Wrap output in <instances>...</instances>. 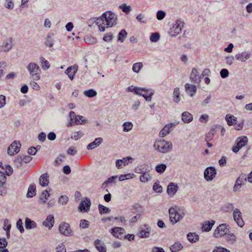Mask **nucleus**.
Wrapping results in <instances>:
<instances>
[{
	"instance_id": "f257e3e1",
	"label": "nucleus",
	"mask_w": 252,
	"mask_h": 252,
	"mask_svg": "<svg viewBox=\"0 0 252 252\" xmlns=\"http://www.w3.org/2000/svg\"><path fill=\"white\" fill-rule=\"evenodd\" d=\"M117 16L111 11H107L103 13L101 16L97 18L95 21L99 31L103 32L105 28H110L116 24Z\"/></svg>"
},
{
	"instance_id": "f03ea898",
	"label": "nucleus",
	"mask_w": 252,
	"mask_h": 252,
	"mask_svg": "<svg viewBox=\"0 0 252 252\" xmlns=\"http://www.w3.org/2000/svg\"><path fill=\"white\" fill-rule=\"evenodd\" d=\"M153 147L154 149L158 152L165 154L171 151L173 146L170 142L163 139H158L154 142Z\"/></svg>"
},
{
	"instance_id": "7ed1b4c3",
	"label": "nucleus",
	"mask_w": 252,
	"mask_h": 252,
	"mask_svg": "<svg viewBox=\"0 0 252 252\" xmlns=\"http://www.w3.org/2000/svg\"><path fill=\"white\" fill-rule=\"evenodd\" d=\"M31 78L35 81L40 79L41 70L38 64L35 63H30L27 66Z\"/></svg>"
},
{
	"instance_id": "20e7f679",
	"label": "nucleus",
	"mask_w": 252,
	"mask_h": 252,
	"mask_svg": "<svg viewBox=\"0 0 252 252\" xmlns=\"http://www.w3.org/2000/svg\"><path fill=\"white\" fill-rule=\"evenodd\" d=\"M169 215L170 222L173 224H175L182 219L185 215L184 212L179 213L176 209L171 207L169 209Z\"/></svg>"
},
{
	"instance_id": "39448f33",
	"label": "nucleus",
	"mask_w": 252,
	"mask_h": 252,
	"mask_svg": "<svg viewBox=\"0 0 252 252\" xmlns=\"http://www.w3.org/2000/svg\"><path fill=\"white\" fill-rule=\"evenodd\" d=\"M184 26V22L181 19H178L170 29L169 34L171 37H175L181 32Z\"/></svg>"
},
{
	"instance_id": "423d86ee",
	"label": "nucleus",
	"mask_w": 252,
	"mask_h": 252,
	"mask_svg": "<svg viewBox=\"0 0 252 252\" xmlns=\"http://www.w3.org/2000/svg\"><path fill=\"white\" fill-rule=\"evenodd\" d=\"M228 225L226 223L220 224L214 231V237L218 238L226 235L228 231Z\"/></svg>"
},
{
	"instance_id": "0eeeda50",
	"label": "nucleus",
	"mask_w": 252,
	"mask_h": 252,
	"mask_svg": "<svg viewBox=\"0 0 252 252\" xmlns=\"http://www.w3.org/2000/svg\"><path fill=\"white\" fill-rule=\"evenodd\" d=\"M236 145L232 148V151L236 153L241 148L244 147L248 143V138L246 136L239 137L237 138L236 141Z\"/></svg>"
},
{
	"instance_id": "6e6552de",
	"label": "nucleus",
	"mask_w": 252,
	"mask_h": 252,
	"mask_svg": "<svg viewBox=\"0 0 252 252\" xmlns=\"http://www.w3.org/2000/svg\"><path fill=\"white\" fill-rule=\"evenodd\" d=\"M217 175V172L216 169L214 167H207L204 171V179L207 181H211Z\"/></svg>"
},
{
	"instance_id": "1a4fd4ad",
	"label": "nucleus",
	"mask_w": 252,
	"mask_h": 252,
	"mask_svg": "<svg viewBox=\"0 0 252 252\" xmlns=\"http://www.w3.org/2000/svg\"><path fill=\"white\" fill-rule=\"evenodd\" d=\"M21 144L19 142L14 141L8 147L7 153L9 156H13L17 154L20 149Z\"/></svg>"
},
{
	"instance_id": "9d476101",
	"label": "nucleus",
	"mask_w": 252,
	"mask_h": 252,
	"mask_svg": "<svg viewBox=\"0 0 252 252\" xmlns=\"http://www.w3.org/2000/svg\"><path fill=\"white\" fill-rule=\"evenodd\" d=\"M59 230L62 234L65 236L71 235L72 231L69 225L65 222H63L60 224Z\"/></svg>"
},
{
	"instance_id": "9b49d317",
	"label": "nucleus",
	"mask_w": 252,
	"mask_h": 252,
	"mask_svg": "<svg viewBox=\"0 0 252 252\" xmlns=\"http://www.w3.org/2000/svg\"><path fill=\"white\" fill-rule=\"evenodd\" d=\"M233 217L234 220L240 227H243L244 221L242 219V213L238 209H235L233 211Z\"/></svg>"
},
{
	"instance_id": "f8f14e48",
	"label": "nucleus",
	"mask_w": 252,
	"mask_h": 252,
	"mask_svg": "<svg viewBox=\"0 0 252 252\" xmlns=\"http://www.w3.org/2000/svg\"><path fill=\"white\" fill-rule=\"evenodd\" d=\"M91 204V200L88 198H86L85 200H82L79 204V210L81 212H87L89 209Z\"/></svg>"
},
{
	"instance_id": "ddd939ff",
	"label": "nucleus",
	"mask_w": 252,
	"mask_h": 252,
	"mask_svg": "<svg viewBox=\"0 0 252 252\" xmlns=\"http://www.w3.org/2000/svg\"><path fill=\"white\" fill-rule=\"evenodd\" d=\"M12 47V40L9 38L5 40L3 43L0 45V53L1 52H7Z\"/></svg>"
},
{
	"instance_id": "4468645a",
	"label": "nucleus",
	"mask_w": 252,
	"mask_h": 252,
	"mask_svg": "<svg viewBox=\"0 0 252 252\" xmlns=\"http://www.w3.org/2000/svg\"><path fill=\"white\" fill-rule=\"evenodd\" d=\"M78 66L75 64L73 66L68 67L65 71V73L66 74L70 79L71 80L74 78V75L77 71Z\"/></svg>"
},
{
	"instance_id": "2eb2a0df",
	"label": "nucleus",
	"mask_w": 252,
	"mask_h": 252,
	"mask_svg": "<svg viewBox=\"0 0 252 252\" xmlns=\"http://www.w3.org/2000/svg\"><path fill=\"white\" fill-rule=\"evenodd\" d=\"M125 229L121 227H115L111 229V234L115 237L121 238L125 233Z\"/></svg>"
},
{
	"instance_id": "dca6fc26",
	"label": "nucleus",
	"mask_w": 252,
	"mask_h": 252,
	"mask_svg": "<svg viewBox=\"0 0 252 252\" xmlns=\"http://www.w3.org/2000/svg\"><path fill=\"white\" fill-rule=\"evenodd\" d=\"M175 126L174 124H169L165 125L159 132V136L160 137H164L167 134H168L171 130L172 128Z\"/></svg>"
},
{
	"instance_id": "f3484780",
	"label": "nucleus",
	"mask_w": 252,
	"mask_h": 252,
	"mask_svg": "<svg viewBox=\"0 0 252 252\" xmlns=\"http://www.w3.org/2000/svg\"><path fill=\"white\" fill-rule=\"evenodd\" d=\"M245 176L240 175L236 180L235 185L233 187V191L236 192L239 190L242 186L243 181H244Z\"/></svg>"
},
{
	"instance_id": "a211bd4d",
	"label": "nucleus",
	"mask_w": 252,
	"mask_h": 252,
	"mask_svg": "<svg viewBox=\"0 0 252 252\" xmlns=\"http://www.w3.org/2000/svg\"><path fill=\"white\" fill-rule=\"evenodd\" d=\"M251 53L247 52H243L236 55L235 58L237 60L242 62H246L250 58Z\"/></svg>"
},
{
	"instance_id": "6ab92c4d",
	"label": "nucleus",
	"mask_w": 252,
	"mask_h": 252,
	"mask_svg": "<svg viewBox=\"0 0 252 252\" xmlns=\"http://www.w3.org/2000/svg\"><path fill=\"white\" fill-rule=\"evenodd\" d=\"M151 232V229L146 225L144 226V228H140L139 232L138 233V236L142 238H147L149 236Z\"/></svg>"
},
{
	"instance_id": "aec40b11",
	"label": "nucleus",
	"mask_w": 252,
	"mask_h": 252,
	"mask_svg": "<svg viewBox=\"0 0 252 252\" xmlns=\"http://www.w3.org/2000/svg\"><path fill=\"white\" fill-rule=\"evenodd\" d=\"M178 188L177 185L174 183H170L167 188V193L171 196H173L176 194Z\"/></svg>"
},
{
	"instance_id": "412c9836",
	"label": "nucleus",
	"mask_w": 252,
	"mask_h": 252,
	"mask_svg": "<svg viewBox=\"0 0 252 252\" xmlns=\"http://www.w3.org/2000/svg\"><path fill=\"white\" fill-rule=\"evenodd\" d=\"M39 183L42 187H46L49 183V176L46 173L40 176L39 179Z\"/></svg>"
},
{
	"instance_id": "4be33fe9",
	"label": "nucleus",
	"mask_w": 252,
	"mask_h": 252,
	"mask_svg": "<svg viewBox=\"0 0 252 252\" xmlns=\"http://www.w3.org/2000/svg\"><path fill=\"white\" fill-rule=\"evenodd\" d=\"M185 90L186 92L191 96H193L196 92V87L194 85H191L187 83L185 86Z\"/></svg>"
},
{
	"instance_id": "5701e85b",
	"label": "nucleus",
	"mask_w": 252,
	"mask_h": 252,
	"mask_svg": "<svg viewBox=\"0 0 252 252\" xmlns=\"http://www.w3.org/2000/svg\"><path fill=\"white\" fill-rule=\"evenodd\" d=\"M54 223V218L52 215L47 216L46 220L43 222V225L50 229L53 226Z\"/></svg>"
},
{
	"instance_id": "b1692460",
	"label": "nucleus",
	"mask_w": 252,
	"mask_h": 252,
	"mask_svg": "<svg viewBox=\"0 0 252 252\" xmlns=\"http://www.w3.org/2000/svg\"><path fill=\"white\" fill-rule=\"evenodd\" d=\"M190 79L196 83H199L201 81V77L199 76L196 69L193 68L190 74Z\"/></svg>"
},
{
	"instance_id": "393cba45",
	"label": "nucleus",
	"mask_w": 252,
	"mask_h": 252,
	"mask_svg": "<svg viewBox=\"0 0 252 252\" xmlns=\"http://www.w3.org/2000/svg\"><path fill=\"white\" fill-rule=\"evenodd\" d=\"M142 96L146 99V101H150L152 100V96L154 94L155 91L152 89H147L144 88L143 91Z\"/></svg>"
},
{
	"instance_id": "a878e982",
	"label": "nucleus",
	"mask_w": 252,
	"mask_h": 252,
	"mask_svg": "<svg viewBox=\"0 0 252 252\" xmlns=\"http://www.w3.org/2000/svg\"><path fill=\"white\" fill-rule=\"evenodd\" d=\"M182 120L186 124L191 122L193 120V116L189 112H184L182 114Z\"/></svg>"
},
{
	"instance_id": "bb28decb",
	"label": "nucleus",
	"mask_w": 252,
	"mask_h": 252,
	"mask_svg": "<svg viewBox=\"0 0 252 252\" xmlns=\"http://www.w3.org/2000/svg\"><path fill=\"white\" fill-rule=\"evenodd\" d=\"M215 223V221L214 220L205 221L202 226V231L203 232H208L210 231Z\"/></svg>"
},
{
	"instance_id": "cd10ccee",
	"label": "nucleus",
	"mask_w": 252,
	"mask_h": 252,
	"mask_svg": "<svg viewBox=\"0 0 252 252\" xmlns=\"http://www.w3.org/2000/svg\"><path fill=\"white\" fill-rule=\"evenodd\" d=\"M103 142V139L102 138H96L94 141L90 143L87 146V149L89 150H93L100 145Z\"/></svg>"
},
{
	"instance_id": "c85d7f7f",
	"label": "nucleus",
	"mask_w": 252,
	"mask_h": 252,
	"mask_svg": "<svg viewBox=\"0 0 252 252\" xmlns=\"http://www.w3.org/2000/svg\"><path fill=\"white\" fill-rule=\"evenodd\" d=\"M94 244L96 249L99 252H106V248L105 247V244L103 242L97 239L94 241Z\"/></svg>"
},
{
	"instance_id": "c756f323",
	"label": "nucleus",
	"mask_w": 252,
	"mask_h": 252,
	"mask_svg": "<svg viewBox=\"0 0 252 252\" xmlns=\"http://www.w3.org/2000/svg\"><path fill=\"white\" fill-rule=\"evenodd\" d=\"M134 171L138 174H142L147 172H150L147 164H143L135 167Z\"/></svg>"
},
{
	"instance_id": "7c9ffc66",
	"label": "nucleus",
	"mask_w": 252,
	"mask_h": 252,
	"mask_svg": "<svg viewBox=\"0 0 252 252\" xmlns=\"http://www.w3.org/2000/svg\"><path fill=\"white\" fill-rule=\"evenodd\" d=\"M225 118L228 126H233L237 124V119L232 115L228 114Z\"/></svg>"
},
{
	"instance_id": "2f4dec72",
	"label": "nucleus",
	"mask_w": 252,
	"mask_h": 252,
	"mask_svg": "<svg viewBox=\"0 0 252 252\" xmlns=\"http://www.w3.org/2000/svg\"><path fill=\"white\" fill-rule=\"evenodd\" d=\"M141 176L139 177V180L141 182L145 183L150 181L152 179V177L149 173V172H147L142 174H141Z\"/></svg>"
},
{
	"instance_id": "473e14b6",
	"label": "nucleus",
	"mask_w": 252,
	"mask_h": 252,
	"mask_svg": "<svg viewBox=\"0 0 252 252\" xmlns=\"http://www.w3.org/2000/svg\"><path fill=\"white\" fill-rule=\"evenodd\" d=\"M36 187L35 185L33 184H31L28 189L27 196L28 197H32L35 195L36 193Z\"/></svg>"
},
{
	"instance_id": "72a5a7b5",
	"label": "nucleus",
	"mask_w": 252,
	"mask_h": 252,
	"mask_svg": "<svg viewBox=\"0 0 252 252\" xmlns=\"http://www.w3.org/2000/svg\"><path fill=\"white\" fill-rule=\"evenodd\" d=\"M225 239L228 244L232 245L236 242V237L234 234L232 233H229L226 234Z\"/></svg>"
},
{
	"instance_id": "f704fd0d",
	"label": "nucleus",
	"mask_w": 252,
	"mask_h": 252,
	"mask_svg": "<svg viewBox=\"0 0 252 252\" xmlns=\"http://www.w3.org/2000/svg\"><path fill=\"white\" fill-rule=\"evenodd\" d=\"M50 194L48 193L47 190L43 191L40 196V203L41 204H44L46 203L47 200L49 197Z\"/></svg>"
},
{
	"instance_id": "c9c22d12",
	"label": "nucleus",
	"mask_w": 252,
	"mask_h": 252,
	"mask_svg": "<svg viewBox=\"0 0 252 252\" xmlns=\"http://www.w3.org/2000/svg\"><path fill=\"white\" fill-rule=\"evenodd\" d=\"M173 101L176 103H179L180 101V92L179 88H175L173 91Z\"/></svg>"
},
{
	"instance_id": "e433bc0d",
	"label": "nucleus",
	"mask_w": 252,
	"mask_h": 252,
	"mask_svg": "<svg viewBox=\"0 0 252 252\" xmlns=\"http://www.w3.org/2000/svg\"><path fill=\"white\" fill-rule=\"evenodd\" d=\"M182 249L183 246L179 242H175L170 248V250L171 251V252H177L181 251Z\"/></svg>"
},
{
	"instance_id": "4c0bfd02",
	"label": "nucleus",
	"mask_w": 252,
	"mask_h": 252,
	"mask_svg": "<svg viewBox=\"0 0 252 252\" xmlns=\"http://www.w3.org/2000/svg\"><path fill=\"white\" fill-rule=\"evenodd\" d=\"M36 223L33 221L31 220L29 218H26L25 220V227L26 229H30L32 228H34L36 227Z\"/></svg>"
},
{
	"instance_id": "58836bf2",
	"label": "nucleus",
	"mask_w": 252,
	"mask_h": 252,
	"mask_svg": "<svg viewBox=\"0 0 252 252\" xmlns=\"http://www.w3.org/2000/svg\"><path fill=\"white\" fill-rule=\"evenodd\" d=\"M188 240L191 243H195L199 239V236L195 233H189L187 235Z\"/></svg>"
},
{
	"instance_id": "ea45409f",
	"label": "nucleus",
	"mask_w": 252,
	"mask_h": 252,
	"mask_svg": "<svg viewBox=\"0 0 252 252\" xmlns=\"http://www.w3.org/2000/svg\"><path fill=\"white\" fill-rule=\"evenodd\" d=\"M117 177H118L117 176H111V177L108 178L107 179V180L106 181H105L102 184V185L101 186V188L102 189H105L109 184L115 183V180L116 178H117Z\"/></svg>"
},
{
	"instance_id": "a19ab883",
	"label": "nucleus",
	"mask_w": 252,
	"mask_h": 252,
	"mask_svg": "<svg viewBox=\"0 0 252 252\" xmlns=\"http://www.w3.org/2000/svg\"><path fill=\"white\" fill-rule=\"evenodd\" d=\"M39 60L43 69L47 70L49 68V63L47 60H45L44 58L41 57L39 58Z\"/></svg>"
},
{
	"instance_id": "79ce46f5",
	"label": "nucleus",
	"mask_w": 252,
	"mask_h": 252,
	"mask_svg": "<svg viewBox=\"0 0 252 252\" xmlns=\"http://www.w3.org/2000/svg\"><path fill=\"white\" fill-rule=\"evenodd\" d=\"M166 169V165L163 163L157 165L155 168L156 171L160 174L163 173L165 171Z\"/></svg>"
},
{
	"instance_id": "37998d69",
	"label": "nucleus",
	"mask_w": 252,
	"mask_h": 252,
	"mask_svg": "<svg viewBox=\"0 0 252 252\" xmlns=\"http://www.w3.org/2000/svg\"><path fill=\"white\" fill-rule=\"evenodd\" d=\"M83 94L85 96L88 97H93L96 96L97 94L96 92L93 89L85 91Z\"/></svg>"
},
{
	"instance_id": "c03bdc74",
	"label": "nucleus",
	"mask_w": 252,
	"mask_h": 252,
	"mask_svg": "<svg viewBox=\"0 0 252 252\" xmlns=\"http://www.w3.org/2000/svg\"><path fill=\"white\" fill-rule=\"evenodd\" d=\"M68 202V197L66 195H61L58 199V203L62 205H65Z\"/></svg>"
},
{
	"instance_id": "a18cd8bd",
	"label": "nucleus",
	"mask_w": 252,
	"mask_h": 252,
	"mask_svg": "<svg viewBox=\"0 0 252 252\" xmlns=\"http://www.w3.org/2000/svg\"><path fill=\"white\" fill-rule=\"evenodd\" d=\"M133 124L131 122H127L123 124V131L124 132H128L131 130L133 127Z\"/></svg>"
},
{
	"instance_id": "49530a36",
	"label": "nucleus",
	"mask_w": 252,
	"mask_h": 252,
	"mask_svg": "<svg viewBox=\"0 0 252 252\" xmlns=\"http://www.w3.org/2000/svg\"><path fill=\"white\" fill-rule=\"evenodd\" d=\"M127 32L125 30H122L118 34V40L123 42L126 37Z\"/></svg>"
},
{
	"instance_id": "de8ad7c7",
	"label": "nucleus",
	"mask_w": 252,
	"mask_h": 252,
	"mask_svg": "<svg viewBox=\"0 0 252 252\" xmlns=\"http://www.w3.org/2000/svg\"><path fill=\"white\" fill-rule=\"evenodd\" d=\"M143 64L142 63H136L133 64L132 66V70L135 73L139 72L140 70L142 68Z\"/></svg>"
},
{
	"instance_id": "09e8293b",
	"label": "nucleus",
	"mask_w": 252,
	"mask_h": 252,
	"mask_svg": "<svg viewBox=\"0 0 252 252\" xmlns=\"http://www.w3.org/2000/svg\"><path fill=\"white\" fill-rule=\"evenodd\" d=\"M98 209H99V213L101 214L108 213L110 212V210L108 208L105 207L101 204H99L98 205Z\"/></svg>"
},
{
	"instance_id": "8fccbe9b",
	"label": "nucleus",
	"mask_w": 252,
	"mask_h": 252,
	"mask_svg": "<svg viewBox=\"0 0 252 252\" xmlns=\"http://www.w3.org/2000/svg\"><path fill=\"white\" fill-rule=\"evenodd\" d=\"M159 34L158 32H155L151 34L150 39L151 42H156L159 39Z\"/></svg>"
},
{
	"instance_id": "3c124183",
	"label": "nucleus",
	"mask_w": 252,
	"mask_h": 252,
	"mask_svg": "<svg viewBox=\"0 0 252 252\" xmlns=\"http://www.w3.org/2000/svg\"><path fill=\"white\" fill-rule=\"evenodd\" d=\"M54 43V40L50 36H48L45 41V44L46 46L49 47H52Z\"/></svg>"
},
{
	"instance_id": "603ef678",
	"label": "nucleus",
	"mask_w": 252,
	"mask_h": 252,
	"mask_svg": "<svg viewBox=\"0 0 252 252\" xmlns=\"http://www.w3.org/2000/svg\"><path fill=\"white\" fill-rule=\"evenodd\" d=\"M84 133L81 131H76L74 133V135L71 136V138L72 139H74L75 140H77L79 138H80L83 135Z\"/></svg>"
},
{
	"instance_id": "864d4df0",
	"label": "nucleus",
	"mask_w": 252,
	"mask_h": 252,
	"mask_svg": "<svg viewBox=\"0 0 252 252\" xmlns=\"http://www.w3.org/2000/svg\"><path fill=\"white\" fill-rule=\"evenodd\" d=\"M120 8L126 13H128L131 10V7L126 4H123L120 6Z\"/></svg>"
},
{
	"instance_id": "5fc2aeb1",
	"label": "nucleus",
	"mask_w": 252,
	"mask_h": 252,
	"mask_svg": "<svg viewBox=\"0 0 252 252\" xmlns=\"http://www.w3.org/2000/svg\"><path fill=\"white\" fill-rule=\"evenodd\" d=\"M122 161V163L124 166L128 164L129 163H131L133 160V158L130 157H127L126 158H124L121 159Z\"/></svg>"
},
{
	"instance_id": "6e6d98bb",
	"label": "nucleus",
	"mask_w": 252,
	"mask_h": 252,
	"mask_svg": "<svg viewBox=\"0 0 252 252\" xmlns=\"http://www.w3.org/2000/svg\"><path fill=\"white\" fill-rule=\"evenodd\" d=\"M4 6L5 8L12 9L14 7L13 2L10 0H5V2L4 3Z\"/></svg>"
},
{
	"instance_id": "4d7b16f0",
	"label": "nucleus",
	"mask_w": 252,
	"mask_h": 252,
	"mask_svg": "<svg viewBox=\"0 0 252 252\" xmlns=\"http://www.w3.org/2000/svg\"><path fill=\"white\" fill-rule=\"evenodd\" d=\"M215 133V130L212 129L205 136V140L207 142H208L209 141H210L213 137Z\"/></svg>"
},
{
	"instance_id": "13d9d810",
	"label": "nucleus",
	"mask_w": 252,
	"mask_h": 252,
	"mask_svg": "<svg viewBox=\"0 0 252 252\" xmlns=\"http://www.w3.org/2000/svg\"><path fill=\"white\" fill-rule=\"evenodd\" d=\"M89 221L86 220H81L80 223V227L83 229H85L88 227L89 225Z\"/></svg>"
},
{
	"instance_id": "bf43d9fd",
	"label": "nucleus",
	"mask_w": 252,
	"mask_h": 252,
	"mask_svg": "<svg viewBox=\"0 0 252 252\" xmlns=\"http://www.w3.org/2000/svg\"><path fill=\"white\" fill-rule=\"evenodd\" d=\"M16 227L19 230L21 233L24 231V229L23 226L22 220L21 219H19L16 222Z\"/></svg>"
},
{
	"instance_id": "052dcab7",
	"label": "nucleus",
	"mask_w": 252,
	"mask_h": 252,
	"mask_svg": "<svg viewBox=\"0 0 252 252\" xmlns=\"http://www.w3.org/2000/svg\"><path fill=\"white\" fill-rule=\"evenodd\" d=\"M22 158L21 157H17L15 158L14 160V164L17 167H20L22 166Z\"/></svg>"
},
{
	"instance_id": "680f3d73",
	"label": "nucleus",
	"mask_w": 252,
	"mask_h": 252,
	"mask_svg": "<svg viewBox=\"0 0 252 252\" xmlns=\"http://www.w3.org/2000/svg\"><path fill=\"white\" fill-rule=\"evenodd\" d=\"M85 41L87 43L94 44L96 42L95 39L91 36H87L85 38Z\"/></svg>"
},
{
	"instance_id": "e2e57ef3",
	"label": "nucleus",
	"mask_w": 252,
	"mask_h": 252,
	"mask_svg": "<svg viewBox=\"0 0 252 252\" xmlns=\"http://www.w3.org/2000/svg\"><path fill=\"white\" fill-rule=\"evenodd\" d=\"M56 251L57 252H66V249L63 243L60 244L56 247Z\"/></svg>"
},
{
	"instance_id": "0e129e2a",
	"label": "nucleus",
	"mask_w": 252,
	"mask_h": 252,
	"mask_svg": "<svg viewBox=\"0 0 252 252\" xmlns=\"http://www.w3.org/2000/svg\"><path fill=\"white\" fill-rule=\"evenodd\" d=\"M136 18L137 20V21L141 23L146 24L147 23L146 21L145 20L144 15L142 13H140L139 15H138L136 16Z\"/></svg>"
},
{
	"instance_id": "69168bd1",
	"label": "nucleus",
	"mask_w": 252,
	"mask_h": 252,
	"mask_svg": "<svg viewBox=\"0 0 252 252\" xmlns=\"http://www.w3.org/2000/svg\"><path fill=\"white\" fill-rule=\"evenodd\" d=\"M165 16V13L162 10H159L158 11L157 13V18L159 20H161L163 19L164 17Z\"/></svg>"
},
{
	"instance_id": "338daca9",
	"label": "nucleus",
	"mask_w": 252,
	"mask_h": 252,
	"mask_svg": "<svg viewBox=\"0 0 252 252\" xmlns=\"http://www.w3.org/2000/svg\"><path fill=\"white\" fill-rule=\"evenodd\" d=\"M234 209V205L232 203H227L225 205L224 209L226 212H230Z\"/></svg>"
},
{
	"instance_id": "774afa93",
	"label": "nucleus",
	"mask_w": 252,
	"mask_h": 252,
	"mask_svg": "<svg viewBox=\"0 0 252 252\" xmlns=\"http://www.w3.org/2000/svg\"><path fill=\"white\" fill-rule=\"evenodd\" d=\"M212 252H230V251L224 248L216 247Z\"/></svg>"
}]
</instances>
